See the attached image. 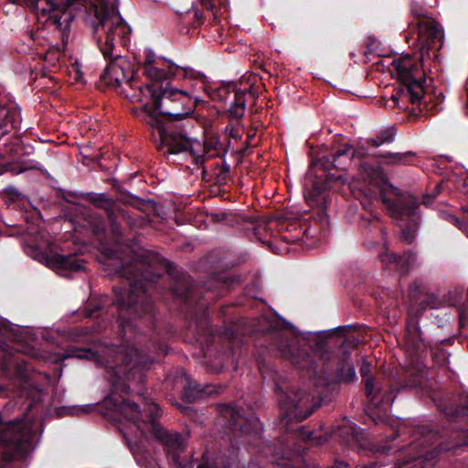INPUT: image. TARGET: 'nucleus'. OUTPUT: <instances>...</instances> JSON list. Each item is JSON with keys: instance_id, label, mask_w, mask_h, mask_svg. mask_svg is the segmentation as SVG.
<instances>
[{"instance_id": "obj_44", "label": "nucleus", "mask_w": 468, "mask_h": 468, "mask_svg": "<svg viewBox=\"0 0 468 468\" xmlns=\"http://www.w3.org/2000/svg\"><path fill=\"white\" fill-rule=\"evenodd\" d=\"M101 310V305L96 303L92 306L87 307L84 311V314L86 317H97Z\"/></svg>"}, {"instance_id": "obj_21", "label": "nucleus", "mask_w": 468, "mask_h": 468, "mask_svg": "<svg viewBox=\"0 0 468 468\" xmlns=\"http://www.w3.org/2000/svg\"><path fill=\"white\" fill-rule=\"evenodd\" d=\"M172 292L183 299L186 303L192 304L195 300L197 289L194 286L193 281L186 273H180L171 287Z\"/></svg>"}, {"instance_id": "obj_14", "label": "nucleus", "mask_w": 468, "mask_h": 468, "mask_svg": "<svg viewBox=\"0 0 468 468\" xmlns=\"http://www.w3.org/2000/svg\"><path fill=\"white\" fill-rule=\"evenodd\" d=\"M277 336L281 338L278 342V349L283 358L291 361L303 370L316 373L315 362L305 348L300 347L295 337L291 336L289 338L284 335L282 331H279Z\"/></svg>"}, {"instance_id": "obj_23", "label": "nucleus", "mask_w": 468, "mask_h": 468, "mask_svg": "<svg viewBox=\"0 0 468 468\" xmlns=\"http://www.w3.org/2000/svg\"><path fill=\"white\" fill-rule=\"evenodd\" d=\"M326 186L324 182L314 179L311 188H305L304 197L311 207H317L320 209L326 208Z\"/></svg>"}, {"instance_id": "obj_31", "label": "nucleus", "mask_w": 468, "mask_h": 468, "mask_svg": "<svg viewBox=\"0 0 468 468\" xmlns=\"http://www.w3.org/2000/svg\"><path fill=\"white\" fill-rule=\"evenodd\" d=\"M339 436L350 446L361 442L363 439L362 430L356 424L342 427L339 430Z\"/></svg>"}, {"instance_id": "obj_51", "label": "nucleus", "mask_w": 468, "mask_h": 468, "mask_svg": "<svg viewBox=\"0 0 468 468\" xmlns=\"http://www.w3.org/2000/svg\"><path fill=\"white\" fill-rule=\"evenodd\" d=\"M420 444H422V442L417 443V442H415V441H414V442H411V443L408 446V448H409V450H410V451H413V450H415V449H416Z\"/></svg>"}, {"instance_id": "obj_17", "label": "nucleus", "mask_w": 468, "mask_h": 468, "mask_svg": "<svg viewBox=\"0 0 468 468\" xmlns=\"http://www.w3.org/2000/svg\"><path fill=\"white\" fill-rule=\"evenodd\" d=\"M352 150L353 147L350 144H346L335 153L322 156L320 158V165L324 171L332 168L346 170V165L351 161V157L362 156L359 151Z\"/></svg>"}, {"instance_id": "obj_25", "label": "nucleus", "mask_w": 468, "mask_h": 468, "mask_svg": "<svg viewBox=\"0 0 468 468\" xmlns=\"http://www.w3.org/2000/svg\"><path fill=\"white\" fill-rule=\"evenodd\" d=\"M335 378L341 383H350L356 378L355 366L351 361L349 353L344 352L339 359L338 368L335 370Z\"/></svg>"}, {"instance_id": "obj_40", "label": "nucleus", "mask_w": 468, "mask_h": 468, "mask_svg": "<svg viewBox=\"0 0 468 468\" xmlns=\"http://www.w3.org/2000/svg\"><path fill=\"white\" fill-rule=\"evenodd\" d=\"M399 254L386 250L383 253H381L378 256V258L384 265L391 266L393 268L397 260H399Z\"/></svg>"}, {"instance_id": "obj_29", "label": "nucleus", "mask_w": 468, "mask_h": 468, "mask_svg": "<svg viewBox=\"0 0 468 468\" xmlns=\"http://www.w3.org/2000/svg\"><path fill=\"white\" fill-rule=\"evenodd\" d=\"M407 343L410 346L416 350H420L425 347V342L422 337V332L418 324V322H412L407 324Z\"/></svg>"}, {"instance_id": "obj_50", "label": "nucleus", "mask_w": 468, "mask_h": 468, "mask_svg": "<svg viewBox=\"0 0 468 468\" xmlns=\"http://www.w3.org/2000/svg\"><path fill=\"white\" fill-rule=\"evenodd\" d=\"M5 192L11 193L13 195H17L18 194L16 189L15 187H13V186H9V187L5 188Z\"/></svg>"}, {"instance_id": "obj_15", "label": "nucleus", "mask_w": 468, "mask_h": 468, "mask_svg": "<svg viewBox=\"0 0 468 468\" xmlns=\"http://www.w3.org/2000/svg\"><path fill=\"white\" fill-rule=\"evenodd\" d=\"M22 118L20 109L9 93L0 87V139L19 128Z\"/></svg>"}, {"instance_id": "obj_47", "label": "nucleus", "mask_w": 468, "mask_h": 468, "mask_svg": "<svg viewBox=\"0 0 468 468\" xmlns=\"http://www.w3.org/2000/svg\"><path fill=\"white\" fill-rule=\"evenodd\" d=\"M229 168H230L229 165H228V164L222 165V166L220 168L219 176H223V175H227L229 172Z\"/></svg>"}, {"instance_id": "obj_8", "label": "nucleus", "mask_w": 468, "mask_h": 468, "mask_svg": "<svg viewBox=\"0 0 468 468\" xmlns=\"http://www.w3.org/2000/svg\"><path fill=\"white\" fill-rule=\"evenodd\" d=\"M34 433L24 419L5 423L0 430V468L15 459L25 457L32 449Z\"/></svg>"}, {"instance_id": "obj_12", "label": "nucleus", "mask_w": 468, "mask_h": 468, "mask_svg": "<svg viewBox=\"0 0 468 468\" xmlns=\"http://www.w3.org/2000/svg\"><path fill=\"white\" fill-rule=\"evenodd\" d=\"M103 57L109 59V62L100 77V82L112 88H119L122 83L133 87V68L130 60L120 52Z\"/></svg>"}, {"instance_id": "obj_37", "label": "nucleus", "mask_w": 468, "mask_h": 468, "mask_svg": "<svg viewBox=\"0 0 468 468\" xmlns=\"http://www.w3.org/2000/svg\"><path fill=\"white\" fill-rule=\"evenodd\" d=\"M462 210L468 217V206L463 207ZM444 218L450 222L451 224L457 227L460 230H462L468 238V223L461 220L456 216L452 214H445Z\"/></svg>"}, {"instance_id": "obj_30", "label": "nucleus", "mask_w": 468, "mask_h": 468, "mask_svg": "<svg viewBox=\"0 0 468 468\" xmlns=\"http://www.w3.org/2000/svg\"><path fill=\"white\" fill-rule=\"evenodd\" d=\"M396 130L394 127H388L380 130L374 137L367 140V144L373 147H379L383 144H388L394 142Z\"/></svg>"}, {"instance_id": "obj_24", "label": "nucleus", "mask_w": 468, "mask_h": 468, "mask_svg": "<svg viewBox=\"0 0 468 468\" xmlns=\"http://www.w3.org/2000/svg\"><path fill=\"white\" fill-rule=\"evenodd\" d=\"M24 144L21 138L14 134L0 144V162H15L18 155L24 151Z\"/></svg>"}, {"instance_id": "obj_36", "label": "nucleus", "mask_w": 468, "mask_h": 468, "mask_svg": "<svg viewBox=\"0 0 468 468\" xmlns=\"http://www.w3.org/2000/svg\"><path fill=\"white\" fill-rule=\"evenodd\" d=\"M88 223L95 235L102 234L105 231V222L101 216L90 214L88 218Z\"/></svg>"}, {"instance_id": "obj_42", "label": "nucleus", "mask_w": 468, "mask_h": 468, "mask_svg": "<svg viewBox=\"0 0 468 468\" xmlns=\"http://www.w3.org/2000/svg\"><path fill=\"white\" fill-rule=\"evenodd\" d=\"M116 214L120 215L131 228H134L137 225L136 219H134L127 211L117 206Z\"/></svg>"}, {"instance_id": "obj_4", "label": "nucleus", "mask_w": 468, "mask_h": 468, "mask_svg": "<svg viewBox=\"0 0 468 468\" xmlns=\"http://www.w3.org/2000/svg\"><path fill=\"white\" fill-rule=\"evenodd\" d=\"M419 50L417 54L402 55L393 59L392 67L400 82L396 94L391 96L392 101L398 105L399 101H410L412 104L420 105L425 100L424 83L426 81L425 61L436 60L441 48L424 47V43L418 41Z\"/></svg>"}, {"instance_id": "obj_6", "label": "nucleus", "mask_w": 468, "mask_h": 468, "mask_svg": "<svg viewBox=\"0 0 468 468\" xmlns=\"http://www.w3.org/2000/svg\"><path fill=\"white\" fill-rule=\"evenodd\" d=\"M168 132L169 137L163 145L164 154H186L197 165H202L206 159L224 155L228 151V145L216 136L199 141L189 139L185 133H179L173 127Z\"/></svg>"}, {"instance_id": "obj_10", "label": "nucleus", "mask_w": 468, "mask_h": 468, "mask_svg": "<svg viewBox=\"0 0 468 468\" xmlns=\"http://www.w3.org/2000/svg\"><path fill=\"white\" fill-rule=\"evenodd\" d=\"M277 395L282 419L288 421H302L307 419L315 410L313 403L314 396L302 390L291 388L287 384H276Z\"/></svg>"}, {"instance_id": "obj_56", "label": "nucleus", "mask_w": 468, "mask_h": 468, "mask_svg": "<svg viewBox=\"0 0 468 468\" xmlns=\"http://www.w3.org/2000/svg\"><path fill=\"white\" fill-rule=\"evenodd\" d=\"M9 2L12 4H16L18 2V0H9Z\"/></svg>"}, {"instance_id": "obj_57", "label": "nucleus", "mask_w": 468, "mask_h": 468, "mask_svg": "<svg viewBox=\"0 0 468 468\" xmlns=\"http://www.w3.org/2000/svg\"><path fill=\"white\" fill-rule=\"evenodd\" d=\"M224 468H227L226 466Z\"/></svg>"}, {"instance_id": "obj_45", "label": "nucleus", "mask_w": 468, "mask_h": 468, "mask_svg": "<svg viewBox=\"0 0 468 468\" xmlns=\"http://www.w3.org/2000/svg\"><path fill=\"white\" fill-rule=\"evenodd\" d=\"M201 5L207 10H212L214 3L212 0H200Z\"/></svg>"}, {"instance_id": "obj_28", "label": "nucleus", "mask_w": 468, "mask_h": 468, "mask_svg": "<svg viewBox=\"0 0 468 468\" xmlns=\"http://www.w3.org/2000/svg\"><path fill=\"white\" fill-rule=\"evenodd\" d=\"M133 457L141 468H160L155 460H154L148 451L139 443L131 446Z\"/></svg>"}, {"instance_id": "obj_11", "label": "nucleus", "mask_w": 468, "mask_h": 468, "mask_svg": "<svg viewBox=\"0 0 468 468\" xmlns=\"http://www.w3.org/2000/svg\"><path fill=\"white\" fill-rule=\"evenodd\" d=\"M410 14L419 18L416 23H411L413 30L417 31V40L424 43L428 49L431 48H442L443 31L439 22L428 16L427 8L419 2L412 0L410 3Z\"/></svg>"}, {"instance_id": "obj_20", "label": "nucleus", "mask_w": 468, "mask_h": 468, "mask_svg": "<svg viewBox=\"0 0 468 468\" xmlns=\"http://www.w3.org/2000/svg\"><path fill=\"white\" fill-rule=\"evenodd\" d=\"M47 265L61 271H79L84 268L83 261L75 255L54 254L44 256Z\"/></svg>"}, {"instance_id": "obj_32", "label": "nucleus", "mask_w": 468, "mask_h": 468, "mask_svg": "<svg viewBox=\"0 0 468 468\" xmlns=\"http://www.w3.org/2000/svg\"><path fill=\"white\" fill-rule=\"evenodd\" d=\"M279 224V221L277 219L271 218L268 220L267 222L261 221V222H252V230L255 235V237L264 243H268V240L263 239V234L264 233H271V236L273 235V228H276Z\"/></svg>"}, {"instance_id": "obj_41", "label": "nucleus", "mask_w": 468, "mask_h": 468, "mask_svg": "<svg viewBox=\"0 0 468 468\" xmlns=\"http://www.w3.org/2000/svg\"><path fill=\"white\" fill-rule=\"evenodd\" d=\"M131 205L135 207L136 209L143 210L145 207H153L154 201L152 200H145L140 197H135L133 201L131 202Z\"/></svg>"}, {"instance_id": "obj_39", "label": "nucleus", "mask_w": 468, "mask_h": 468, "mask_svg": "<svg viewBox=\"0 0 468 468\" xmlns=\"http://www.w3.org/2000/svg\"><path fill=\"white\" fill-rule=\"evenodd\" d=\"M229 119V122L225 127V133H228L229 137L238 139L240 137L239 130L240 120H239V122H236L235 119Z\"/></svg>"}, {"instance_id": "obj_54", "label": "nucleus", "mask_w": 468, "mask_h": 468, "mask_svg": "<svg viewBox=\"0 0 468 468\" xmlns=\"http://www.w3.org/2000/svg\"><path fill=\"white\" fill-rule=\"evenodd\" d=\"M423 203H424L425 205L429 204V197H428V196H425V197H423Z\"/></svg>"}, {"instance_id": "obj_18", "label": "nucleus", "mask_w": 468, "mask_h": 468, "mask_svg": "<svg viewBox=\"0 0 468 468\" xmlns=\"http://www.w3.org/2000/svg\"><path fill=\"white\" fill-rule=\"evenodd\" d=\"M227 413L230 419V429L236 438L239 435L258 433V431L260 430V422L257 418L252 417L251 419H248L239 414L233 408H228Z\"/></svg>"}, {"instance_id": "obj_52", "label": "nucleus", "mask_w": 468, "mask_h": 468, "mask_svg": "<svg viewBox=\"0 0 468 468\" xmlns=\"http://www.w3.org/2000/svg\"><path fill=\"white\" fill-rule=\"evenodd\" d=\"M7 321L0 317V331L6 327Z\"/></svg>"}, {"instance_id": "obj_2", "label": "nucleus", "mask_w": 468, "mask_h": 468, "mask_svg": "<svg viewBox=\"0 0 468 468\" xmlns=\"http://www.w3.org/2000/svg\"><path fill=\"white\" fill-rule=\"evenodd\" d=\"M131 97L141 102L139 118L151 128L154 142L160 152L169 137L168 130L171 127L184 133L174 121L182 120L192 112L193 96L189 91L174 88L168 83L159 87V90L153 85H144L139 87Z\"/></svg>"}, {"instance_id": "obj_53", "label": "nucleus", "mask_w": 468, "mask_h": 468, "mask_svg": "<svg viewBox=\"0 0 468 468\" xmlns=\"http://www.w3.org/2000/svg\"><path fill=\"white\" fill-rule=\"evenodd\" d=\"M281 239L287 243L292 241V239L286 235H281Z\"/></svg>"}, {"instance_id": "obj_34", "label": "nucleus", "mask_w": 468, "mask_h": 468, "mask_svg": "<svg viewBox=\"0 0 468 468\" xmlns=\"http://www.w3.org/2000/svg\"><path fill=\"white\" fill-rule=\"evenodd\" d=\"M439 451L436 449L426 452L424 455L420 453L418 456H412L408 462L416 461L412 468H418L419 465L425 463L422 468H431L434 465L433 460L438 456Z\"/></svg>"}, {"instance_id": "obj_38", "label": "nucleus", "mask_w": 468, "mask_h": 468, "mask_svg": "<svg viewBox=\"0 0 468 468\" xmlns=\"http://www.w3.org/2000/svg\"><path fill=\"white\" fill-rule=\"evenodd\" d=\"M410 254L399 255L393 269L401 274L407 273L410 268Z\"/></svg>"}, {"instance_id": "obj_3", "label": "nucleus", "mask_w": 468, "mask_h": 468, "mask_svg": "<svg viewBox=\"0 0 468 468\" xmlns=\"http://www.w3.org/2000/svg\"><path fill=\"white\" fill-rule=\"evenodd\" d=\"M358 172L363 180L377 188L388 214L401 229L402 239L406 243L411 244L420 221L417 211L420 207L419 199L388 183L379 166L363 161L358 166Z\"/></svg>"}, {"instance_id": "obj_49", "label": "nucleus", "mask_w": 468, "mask_h": 468, "mask_svg": "<svg viewBox=\"0 0 468 468\" xmlns=\"http://www.w3.org/2000/svg\"><path fill=\"white\" fill-rule=\"evenodd\" d=\"M312 435H313V431H308V432H302V436L304 440H311L312 438Z\"/></svg>"}, {"instance_id": "obj_7", "label": "nucleus", "mask_w": 468, "mask_h": 468, "mask_svg": "<svg viewBox=\"0 0 468 468\" xmlns=\"http://www.w3.org/2000/svg\"><path fill=\"white\" fill-rule=\"evenodd\" d=\"M144 56L143 73L153 81L150 85H153L157 90H159V87L165 86L166 83L170 85L173 79L195 80L204 84L205 75L190 67L176 65L170 59L156 56L149 48L144 51Z\"/></svg>"}, {"instance_id": "obj_13", "label": "nucleus", "mask_w": 468, "mask_h": 468, "mask_svg": "<svg viewBox=\"0 0 468 468\" xmlns=\"http://www.w3.org/2000/svg\"><path fill=\"white\" fill-rule=\"evenodd\" d=\"M210 96L214 101L229 104L226 110L229 118L235 119L236 122L243 118L246 110V90H241L236 83L229 82L214 90Z\"/></svg>"}, {"instance_id": "obj_27", "label": "nucleus", "mask_w": 468, "mask_h": 468, "mask_svg": "<svg viewBox=\"0 0 468 468\" xmlns=\"http://www.w3.org/2000/svg\"><path fill=\"white\" fill-rule=\"evenodd\" d=\"M383 159L386 165H408L412 163V159L416 156V153L408 151L404 153L386 152L375 155Z\"/></svg>"}, {"instance_id": "obj_16", "label": "nucleus", "mask_w": 468, "mask_h": 468, "mask_svg": "<svg viewBox=\"0 0 468 468\" xmlns=\"http://www.w3.org/2000/svg\"><path fill=\"white\" fill-rule=\"evenodd\" d=\"M410 306L420 316L428 309H438L442 303L433 292H430L426 286L420 282H413L409 288Z\"/></svg>"}, {"instance_id": "obj_26", "label": "nucleus", "mask_w": 468, "mask_h": 468, "mask_svg": "<svg viewBox=\"0 0 468 468\" xmlns=\"http://www.w3.org/2000/svg\"><path fill=\"white\" fill-rule=\"evenodd\" d=\"M85 199L96 207L105 210L107 217H112L116 213V202L105 193H88Z\"/></svg>"}, {"instance_id": "obj_46", "label": "nucleus", "mask_w": 468, "mask_h": 468, "mask_svg": "<svg viewBox=\"0 0 468 468\" xmlns=\"http://www.w3.org/2000/svg\"><path fill=\"white\" fill-rule=\"evenodd\" d=\"M256 135V131L255 130H250L248 132V134H247V144L249 145L251 142V140L255 137Z\"/></svg>"}, {"instance_id": "obj_35", "label": "nucleus", "mask_w": 468, "mask_h": 468, "mask_svg": "<svg viewBox=\"0 0 468 468\" xmlns=\"http://www.w3.org/2000/svg\"><path fill=\"white\" fill-rule=\"evenodd\" d=\"M229 283V279L225 277L213 276L204 283V288L207 292L218 291V295H220L227 289Z\"/></svg>"}, {"instance_id": "obj_22", "label": "nucleus", "mask_w": 468, "mask_h": 468, "mask_svg": "<svg viewBox=\"0 0 468 468\" xmlns=\"http://www.w3.org/2000/svg\"><path fill=\"white\" fill-rule=\"evenodd\" d=\"M218 392V388L213 385L201 387V385L188 380L184 388L182 399L187 403H193L204 397L211 396Z\"/></svg>"}, {"instance_id": "obj_48", "label": "nucleus", "mask_w": 468, "mask_h": 468, "mask_svg": "<svg viewBox=\"0 0 468 468\" xmlns=\"http://www.w3.org/2000/svg\"><path fill=\"white\" fill-rule=\"evenodd\" d=\"M176 406L182 410L184 414H188L191 411V408L184 407L180 403H176Z\"/></svg>"}, {"instance_id": "obj_19", "label": "nucleus", "mask_w": 468, "mask_h": 468, "mask_svg": "<svg viewBox=\"0 0 468 468\" xmlns=\"http://www.w3.org/2000/svg\"><path fill=\"white\" fill-rule=\"evenodd\" d=\"M30 152L26 146L24 151L20 153L18 158L15 162H0V176L6 172H10L13 175H19L28 170L39 169V163L31 159Z\"/></svg>"}, {"instance_id": "obj_33", "label": "nucleus", "mask_w": 468, "mask_h": 468, "mask_svg": "<svg viewBox=\"0 0 468 468\" xmlns=\"http://www.w3.org/2000/svg\"><path fill=\"white\" fill-rule=\"evenodd\" d=\"M446 414L451 420L464 423L460 429L462 431L468 433V403L466 405H460Z\"/></svg>"}, {"instance_id": "obj_1", "label": "nucleus", "mask_w": 468, "mask_h": 468, "mask_svg": "<svg viewBox=\"0 0 468 468\" xmlns=\"http://www.w3.org/2000/svg\"><path fill=\"white\" fill-rule=\"evenodd\" d=\"M119 308V346L104 347L101 351L91 348L69 346L64 358L93 360L108 368V381L112 393L106 397L105 404L131 421L141 436L154 437L160 441L171 456L176 468H218L208 452L196 461L181 460L180 453L186 444L184 437L163 428L157 421L159 407L139 389L141 405L129 399L113 398V394H127L131 383L143 384L144 371L154 361L155 356L166 355L167 331L157 329L153 302H116Z\"/></svg>"}, {"instance_id": "obj_43", "label": "nucleus", "mask_w": 468, "mask_h": 468, "mask_svg": "<svg viewBox=\"0 0 468 468\" xmlns=\"http://www.w3.org/2000/svg\"><path fill=\"white\" fill-rule=\"evenodd\" d=\"M116 213H114L112 217H108L109 220H110V228H111V231L112 233L116 236V237H121L122 236V229H121V227L119 226V224L117 223L116 221Z\"/></svg>"}, {"instance_id": "obj_55", "label": "nucleus", "mask_w": 468, "mask_h": 468, "mask_svg": "<svg viewBox=\"0 0 468 468\" xmlns=\"http://www.w3.org/2000/svg\"><path fill=\"white\" fill-rule=\"evenodd\" d=\"M198 304H199V307H200V308L207 307V303H199Z\"/></svg>"}, {"instance_id": "obj_5", "label": "nucleus", "mask_w": 468, "mask_h": 468, "mask_svg": "<svg viewBox=\"0 0 468 468\" xmlns=\"http://www.w3.org/2000/svg\"><path fill=\"white\" fill-rule=\"evenodd\" d=\"M98 23L94 26V36L103 56L120 52L119 47L126 46L132 29L113 7L102 6L96 11Z\"/></svg>"}, {"instance_id": "obj_9", "label": "nucleus", "mask_w": 468, "mask_h": 468, "mask_svg": "<svg viewBox=\"0 0 468 468\" xmlns=\"http://www.w3.org/2000/svg\"><path fill=\"white\" fill-rule=\"evenodd\" d=\"M371 364L363 360L360 374L365 379V392L368 399L367 415L376 423H382L388 417V409L396 399L398 389L390 384L375 380L371 376Z\"/></svg>"}]
</instances>
